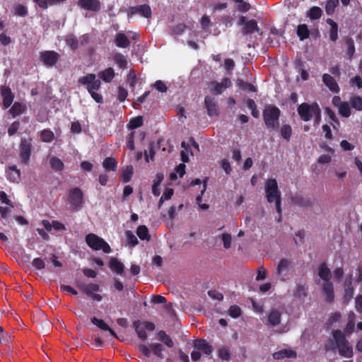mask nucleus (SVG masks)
<instances>
[{
  "instance_id": "1",
  "label": "nucleus",
  "mask_w": 362,
  "mask_h": 362,
  "mask_svg": "<svg viewBox=\"0 0 362 362\" xmlns=\"http://www.w3.org/2000/svg\"><path fill=\"white\" fill-rule=\"evenodd\" d=\"M78 82L85 85L91 97L98 103H103V97L100 94L96 93L101 85L99 79H96V76L93 74H89L85 76L81 77Z\"/></svg>"
},
{
  "instance_id": "2",
  "label": "nucleus",
  "mask_w": 362,
  "mask_h": 362,
  "mask_svg": "<svg viewBox=\"0 0 362 362\" xmlns=\"http://www.w3.org/2000/svg\"><path fill=\"white\" fill-rule=\"evenodd\" d=\"M333 338L337 346L339 353L342 356L351 358L353 356V349L351 344L346 339L344 334L340 330H335L332 333Z\"/></svg>"
},
{
  "instance_id": "3",
  "label": "nucleus",
  "mask_w": 362,
  "mask_h": 362,
  "mask_svg": "<svg viewBox=\"0 0 362 362\" xmlns=\"http://www.w3.org/2000/svg\"><path fill=\"white\" fill-rule=\"evenodd\" d=\"M279 116L280 110L276 107H267L263 112L264 123L270 129L275 130L278 129Z\"/></svg>"
},
{
  "instance_id": "4",
  "label": "nucleus",
  "mask_w": 362,
  "mask_h": 362,
  "mask_svg": "<svg viewBox=\"0 0 362 362\" xmlns=\"http://www.w3.org/2000/svg\"><path fill=\"white\" fill-rule=\"evenodd\" d=\"M87 245L93 250H103V252L109 254L112 250L109 244L102 238L94 233H89L86 237Z\"/></svg>"
},
{
  "instance_id": "5",
  "label": "nucleus",
  "mask_w": 362,
  "mask_h": 362,
  "mask_svg": "<svg viewBox=\"0 0 362 362\" xmlns=\"http://www.w3.org/2000/svg\"><path fill=\"white\" fill-rule=\"evenodd\" d=\"M332 273H318V284L322 287L324 295L327 301H332L334 297L333 286L329 281Z\"/></svg>"
},
{
  "instance_id": "6",
  "label": "nucleus",
  "mask_w": 362,
  "mask_h": 362,
  "mask_svg": "<svg viewBox=\"0 0 362 362\" xmlns=\"http://www.w3.org/2000/svg\"><path fill=\"white\" fill-rule=\"evenodd\" d=\"M318 107L319 105L315 103L312 104L303 103L298 107L297 112L302 120L308 122L313 119Z\"/></svg>"
},
{
  "instance_id": "7",
  "label": "nucleus",
  "mask_w": 362,
  "mask_h": 362,
  "mask_svg": "<svg viewBox=\"0 0 362 362\" xmlns=\"http://www.w3.org/2000/svg\"><path fill=\"white\" fill-rule=\"evenodd\" d=\"M265 194L269 202L281 198V193L278 189V184L275 179H269L265 183Z\"/></svg>"
},
{
  "instance_id": "8",
  "label": "nucleus",
  "mask_w": 362,
  "mask_h": 362,
  "mask_svg": "<svg viewBox=\"0 0 362 362\" xmlns=\"http://www.w3.org/2000/svg\"><path fill=\"white\" fill-rule=\"evenodd\" d=\"M68 200L73 209L76 211L81 209L83 206L82 191L78 187L71 189L69 192Z\"/></svg>"
},
{
  "instance_id": "9",
  "label": "nucleus",
  "mask_w": 362,
  "mask_h": 362,
  "mask_svg": "<svg viewBox=\"0 0 362 362\" xmlns=\"http://www.w3.org/2000/svg\"><path fill=\"white\" fill-rule=\"evenodd\" d=\"M134 326L138 337L143 340L147 338L146 330L153 331L155 329L154 324L150 322H135Z\"/></svg>"
},
{
  "instance_id": "10",
  "label": "nucleus",
  "mask_w": 362,
  "mask_h": 362,
  "mask_svg": "<svg viewBox=\"0 0 362 362\" xmlns=\"http://www.w3.org/2000/svg\"><path fill=\"white\" fill-rule=\"evenodd\" d=\"M332 104L337 107L339 114L344 117H349L351 115V108L347 102L342 101L339 96H334L332 100Z\"/></svg>"
},
{
  "instance_id": "11",
  "label": "nucleus",
  "mask_w": 362,
  "mask_h": 362,
  "mask_svg": "<svg viewBox=\"0 0 362 362\" xmlns=\"http://www.w3.org/2000/svg\"><path fill=\"white\" fill-rule=\"evenodd\" d=\"M238 23L239 25H243L244 34H252L255 31H259L257 23L255 20H247V17L241 16Z\"/></svg>"
},
{
  "instance_id": "12",
  "label": "nucleus",
  "mask_w": 362,
  "mask_h": 362,
  "mask_svg": "<svg viewBox=\"0 0 362 362\" xmlns=\"http://www.w3.org/2000/svg\"><path fill=\"white\" fill-rule=\"evenodd\" d=\"M77 286L83 290L93 300L96 301H100L102 300V296L100 294L95 293V292L99 291V286L97 284H90L88 285H83L77 283Z\"/></svg>"
},
{
  "instance_id": "13",
  "label": "nucleus",
  "mask_w": 362,
  "mask_h": 362,
  "mask_svg": "<svg viewBox=\"0 0 362 362\" xmlns=\"http://www.w3.org/2000/svg\"><path fill=\"white\" fill-rule=\"evenodd\" d=\"M136 13L140 14L141 16L145 18H150L151 16V9L150 6L147 4H142L136 6H132L129 10V16H132Z\"/></svg>"
},
{
  "instance_id": "14",
  "label": "nucleus",
  "mask_w": 362,
  "mask_h": 362,
  "mask_svg": "<svg viewBox=\"0 0 362 362\" xmlns=\"http://www.w3.org/2000/svg\"><path fill=\"white\" fill-rule=\"evenodd\" d=\"M59 58V54L54 51H45L40 53V59L43 63L49 66L56 64Z\"/></svg>"
},
{
  "instance_id": "15",
  "label": "nucleus",
  "mask_w": 362,
  "mask_h": 362,
  "mask_svg": "<svg viewBox=\"0 0 362 362\" xmlns=\"http://www.w3.org/2000/svg\"><path fill=\"white\" fill-rule=\"evenodd\" d=\"M31 153V144L26 139H22L20 146V155L22 161L28 163L30 160Z\"/></svg>"
},
{
  "instance_id": "16",
  "label": "nucleus",
  "mask_w": 362,
  "mask_h": 362,
  "mask_svg": "<svg viewBox=\"0 0 362 362\" xmlns=\"http://www.w3.org/2000/svg\"><path fill=\"white\" fill-rule=\"evenodd\" d=\"M210 85L214 87L211 91L214 94H221L223 90L231 86L230 78H225L221 82L211 81Z\"/></svg>"
},
{
  "instance_id": "17",
  "label": "nucleus",
  "mask_w": 362,
  "mask_h": 362,
  "mask_svg": "<svg viewBox=\"0 0 362 362\" xmlns=\"http://www.w3.org/2000/svg\"><path fill=\"white\" fill-rule=\"evenodd\" d=\"M78 5L82 8L91 11H98L100 9L99 0H80Z\"/></svg>"
},
{
  "instance_id": "18",
  "label": "nucleus",
  "mask_w": 362,
  "mask_h": 362,
  "mask_svg": "<svg viewBox=\"0 0 362 362\" xmlns=\"http://www.w3.org/2000/svg\"><path fill=\"white\" fill-rule=\"evenodd\" d=\"M322 81L324 84L333 93H338L339 87L334 80V78L328 74H325L322 76Z\"/></svg>"
},
{
  "instance_id": "19",
  "label": "nucleus",
  "mask_w": 362,
  "mask_h": 362,
  "mask_svg": "<svg viewBox=\"0 0 362 362\" xmlns=\"http://www.w3.org/2000/svg\"><path fill=\"white\" fill-rule=\"evenodd\" d=\"M204 102L209 115L211 117L216 116L218 115V108L215 99L211 96H206Z\"/></svg>"
},
{
  "instance_id": "20",
  "label": "nucleus",
  "mask_w": 362,
  "mask_h": 362,
  "mask_svg": "<svg viewBox=\"0 0 362 362\" xmlns=\"http://www.w3.org/2000/svg\"><path fill=\"white\" fill-rule=\"evenodd\" d=\"M194 347L206 355H209L212 352L211 346L204 339L195 340L194 341Z\"/></svg>"
},
{
  "instance_id": "21",
  "label": "nucleus",
  "mask_w": 362,
  "mask_h": 362,
  "mask_svg": "<svg viewBox=\"0 0 362 362\" xmlns=\"http://www.w3.org/2000/svg\"><path fill=\"white\" fill-rule=\"evenodd\" d=\"M1 95L3 97V103L6 108L8 107L13 103V96L8 87L3 86L1 88Z\"/></svg>"
},
{
  "instance_id": "22",
  "label": "nucleus",
  "mask_w": 362,
  "mask_h": 362,
  "mask_svg": "<svg viewBox=\"0 0 362 362\" xmlns=\"http://www.w3.org/2000/svg\"><path fill=\"white\" fill-rule=\"evenodd\" d=\"M6 174L8 180L11 182H17L20 180L21 172L16 165L9 166L6 171Z\"/></svg>"
},
{
  "instance_id": "23",
  "label": "nucleus",
  "mask_w": 362,
  "mask_h": 362,
  "mask_svg": "<svg viewBox=\"0 0 362 362\" xmlns=\"http://www.w3.org/2000/svg\"><path fill=\"white\" fill-rule=\"evenodd\" d=\"M355 324L356 315L354 312L351 311L347 316V322L344 327V332L348 334H351L354 330Z\"/></svg>"
},
{
  "instance_id": "24",
  "label": "nucleus",
  "mask_w": 362,
  "mask_h": 362,
  "mask_svg": "<svg viewBox=\"0 0 362 362\" xmlns=\"http://www.w3.org/2000/svg\"><path fill=\"white\" fill-rule=\"evenodd\" d=\"M281 322V313L277 310H272L268 314V322L271 326H276Z\"/></svg>"
},
{
  "instance_id": "25",
  "label": "nucleus",
  "mask_w": 362,
  "mask_h": 362,
  "mask_svg": "<svg viewBox=\"0 0 362 362\" xmlns=\"http://www.w3.org/2000/svg\"><path fill=\"white\" fill-rule=\"evenodd\" d=\"M115 44L119 47L126 48L129 46L130 42L124 34L119 33L116 35Z\"/></svg>"
},
{
  "instance_id": "26",
  "label": "nucleus",
  "mask_w": 362,
  "mask_h": 362,
  "mask_svg": "<svg viewBox=\"0 0 362 362\" xmlns=\"http://www.w3.org/2000/svg\"><path fill=\"white\" fill-rule=\"evenodd\" d=\"M109 268L112 272H123L124 264L118 259L111 257L109 259Z\"/></svg>"
},
{
  "instance_id": "27",
  "label": "nucleus",
  "mask_w": 362,
  "mask_h": 362,
  "mask_svg": "<svg viewBox=\"0 0 362 362\" xmlns=\"http://www.w3.org/2000/svg\"><path fill=\"white\" fill-rule=\"evenodd\" d=\"M98 76L105 82L109 83L113 79V78L115 76V71L112 68L110 67V68L105 69L104 71L99 72Z\"/></svg>"
},
{
  "instance_id": "28",
  "label": "nucleus",
  "mask_w": 362,
  "mask_h": 362,
  "mask_svg": "<svg viewBox=\"0 0 362 362\" xmlns=\"http://www.w3.org/2000/svg\"><path fill=\"white\" fill-rule=\"evenodd\" d=\"M296 353L292 350H281L279 351L275 352L273 354V357L274 359L279 360L282 359L284 358H291V357H296Z\"/></svg>"
},
{
  "instance_id": "29",
  "label": "nucleus",
  "mask_w": 362,
  "mask_h": 362,
  "mask_svg": "<svg viewBox=\"0 0 362 362\" xmlns=\"http://www.w3.org/2000/svg\"><path fill=\"white\" fill-rule=\"evenodd\" d=\"M91 322H93V324L96 325L102 330H107L112 336H116L115 332L112 329H111L103 320H100L96 317H93L91 319Z\"/></svg>"
},
{
  "instance_id": "30",
  "label": "nucleus",
  "mask_w": 362,
  "mask_h": 362,
  "mask_svg": "<svg viewBox=\"0 0 362 362\" xmlns=\"http://www.w3.org/2000/svg\"><path fill=\"white\" fill-rule=\"evenodd\" d=\"M158 339L170 348L173 347L174 345V343L170 337L164 331H160L158 332Z\"/></svg>"
},
{
  "instance_id": "31",
  "label": "nucleus",
  "mask_w": 362,
  "mask_h": 362,
  "mask_svg": "<svg viewBox=\"0 0 362 362\" xmlns=\"http://www.w3.org/2000/svg\"><path fill=\"white\" fill-rule=\"evenodd\" d=\"M103 165L107 171H115L117 170V162L115 159L112 157L105 159Z\"/></svg>"
},
{
  "instance_id": "32",
  "label": "nucleus",
  "mask_w": 362,
  "mask_h": 362,
  "mask_svg": "<svg viewBox=\"0 0 362 362\" xmlns=\"http://www.w3.org/2000/svg\"><path fill=\"white\" fill-rule=\"evenodd\" d=\"M136 234L139 238L142 240H150V235L148 233V229L146 226H139L136 230Z\"/></svg>"
},
{
  "instance_id": "33",
  "label": "nucleus",
  "mask_w": 362,
  "mask_h": 362,
  "mask_svg": "<svg viewBox=\"0 0 362 362\" xmlns=\"http://www.w3.org/2000/svg\"><path fill=\"white\" fill-rule=\"evenodd\" d=\"M297 34L300 40H303L309 37L310 31L305 24H301L298 26Z\"/></svg>"
},
{
  "instance_id": "34",
  "label": "nucleus",
  "mask_w": 362,
  "mask_h": 362,
  "mask_svg": "<svg viewBox=\"0 0 362 362\" xmlns=\"http://www.w3.org/2000/svg\"><path fill=\"white\" fill-rule=\"evenodd\" d=\"M293 262L287 259H282L277 264V272H284L293 269Z\"/></svg>"
},
{
  "instance_id": "35",
  "label": "nucleus",
  "mask_w": 362,
  "mask_h": 362,
  "mask_svg": "<svg viewBox=\"0 0 362 362\" xmlns=\"http://www.w3.org/2000/svg\"><path fill=\"white\" fill-rule=\"evenodd\" d=\"M49 164L52 167V168L57 171H60L63 170L64 168V163L63 162L57 157H52L49 159Z\"/></svg>"
},
{
  "instance_id": "36",
  "label": "nucleus",
  "mask_w": 362,
  "mask_h": 362,
  "mask_svg": "<svg viewBox=\"0 0 362 362\" xmlns=\"http://www.w3.org/2000/svg\"><path fill=\"white\" fill-rule=\"evenodd\" d=\"M25 110V106L23 104L20 103H15L10 110V112L13 115V117H15L23 113Z\"/></svg>"
},
{
  "instance_id": "37",
  "label": "nucleus",
  "mask_w": 362,
  "mask_h": 362,
  "mask_svg": "<svg viewBox=\"0 0 362 362\" xmlns=\"http://www.w3.org/2000/svg\"><path fill=\"white\" fill-rule=\"evenodd\" d=\"M54 136V133L49 129H44L40 132V139L43 142H51L53 140Z\"/></svg>"
},
{
  "instance_id": "38",
  "label": "nucleus",
  "mask_w": 362,
  "mask_h": 362,
  "mask_svg": "<svg viewBox=\"0 0 362 362\" xmlns=\"http://www.w3.org/2000/svg\"><path fill=\"white\" fill-rule=\"evenodd\" d=\"M133 167L132 165L127 166L122 173V177L124 182H128L133 175Z\"/></svg>"
},
{
  "instance_id": "39",
  "label": "nucleus",
  "mask_w": 362,
  "mask_h": 362,
  "mask_svg": "<svg viewBox=\"0 0 362 362\" xmlns=\"http://www.w3.org/2000/svg\"><path fill=\"white\" fill-rule=\"evenodd\" d=\"M338 4L339 0H328L325 6V11L327 14L332 15Z\"/></svg>"
},
{
  "instance_id": "40",
  "label": "nucleus",
  "mask_w": 362,
  "mask_h": 362,
  "mask_svg": "<svg viewBox=\"0 0 362 362\" xmlns=\"http://www.w3.org/2000/svg\"><path fill=\"white\" fill-rule=\"evenodd\" d=\"M351 107L358 111L362 110V98L359 96H353L350 100Z\"/></svg>"
},
{
  "instance_id": "41",
  "label": "nucleus",
  "mask_w": 362,
  "mask_h": 362,
  "mask_svg": "<svg viewBox=\"0 0 362 362\" xmlns=\"http://www.w3.org/2000/svg\"><path fill=\"white\" fill-rule=\"evenodd\" d=\"M322 13V11L320 8L314 6L310 9L308 16L312 20L318 19L321 17Z\"/></svg>"
},
{
  "instance_id": "42",
  "label": "nucleus",
  "mask_w": 362,
  "mask_h": 362,
  "mask_svg": "<svg viewBox=\"0 0 362 362\" xmlns=\"http://www.w3.org/2000/svg\"><path fill=\"white\" fill-rule=\"evenodd\" d=\"M291 134L292 129L290 125L284 124L282 126V127L281 128V135L284 139L288 141L291 136Z\"/></svg>"
},
{
  "instance_id": "43",
  "label": "nucleus",
  "mask_w": 362,
  "mask_h": 362,
  "mask_svg": "<svg viewBox=\"0 0 362 362\" xmlns=\"http://www.w3.org/2000/svg\"><path fill=\"white\" fill-rule=\"evenodd\" d=\"M341 319V315L339 312L332 313L328 319L327 324L330 326L339 323Z\"/></svg>"
},
{
  "instance_id": "44",
  "label": "nucleus",
  "mask_w": 362,
  "mask_h": 362,
  "mask_svg": "<svg viewBox=\"0 0 362 362\" xmlns=\"http://www.w3.org/2000/svg\"><path fill=\"white\" fill-rule=\"evenodd\" d=\"M228 314L233 318L240 317L242 314L240 308L236 305H231L228 310Z\"/></svg>"
},
{
  "instance_id": "45",
  "label": "nucleus",
  "mask_w": 362,
  "mask_h": 362,
  "mask_svg": "<svg viewBox=\"0 0 362 362\" xmlns=\"http://www.w3.org/2000/svg\"><path fill=\"white\" fill-rule=\"evenodd\" d=\"M145 159L146 162H149L150 160H153L155 156V149H154V144L151 143L149 145L148 151H146L144 152Z\"/></svg>"
},
{
  "instance_id": "46",
  "label": "nucleus",
  "mask_w": 362,
  "mask_h": 362,
  "mask_svg": "<svg viewBox=\"0 0 362 362\" xmlns=\"http://www.w3.org/2000/svg\"><path fill=\"white\" fill-rule=\"evenodd\" d=\"M150 347L152 349V351L155 355H156L160 358H163V356L162 354L163 347H162L161 344H151Z\"/></svg>"
},
{
  "instance_id": "47",
  "label": "nucleus",
  "mask_w": 362,
  "mask_h": 362,
  "mask_svg": "<svg viewBox=\"0 0 362 362\" xmlns=\"http://www.w3.org/2000/svg\"><path fill=\"white\" fill-rule=\"evenodd\" d=\"M238 4V9L241 12H247L250 8V5L244 0H233Z\"/></svg>"
},
{
  "instance_id": "48",
  "label": "nucleus",
  "mask_w": 362,
  "mask_h": 362,
  "mask_svg": "<svg viewBox=\"0 0 362 362\" xmlns=\"http://www.w3.org/2000/svg\"><path fill=\"white\" fill-rule=\"evenodd\" d=\"M126 237L132 246H135L138 244L137 238L134 235V234L131 230H127L125 232Z\"/></svg>"
},
{
  "instance_id": "49",
  "label": "nucleus",
  "mask_w": 362,
  "mask_h": 362,
  "mask_svg": "<svg viewBox=\"0 0 362 362\" xmlns=\"http://www.w3.org/2000/svg\"><path fill=\"white\" fill-rule=\"evenodd\" d=\"M114 60L120 68H123L127 66V60L122 54H117L114 57Z\"/></svg>"
},
{
  "instance_id": "50",
  "label": "nucleus",
  "mask_w": 362,
  "mask_h": 362,
  "mask_svg": "<svg viewBox=\"0 0 362 362\" xmlns=\"http://www.w3.org/2000/svg\"><path fill=\"white\" fill-rule=\"evenodd\" d=\"M66 44L72 49H75L78 47V40L74 35H69L66 40Z\"/></svg>"
},
{
  "instance_id": "51",
  "label": "nucleus",
  "mask_w": 362,
  "mask_h": 362,
  "mask_svg": "<svg viewBox=\"0 0 362 362\" xmlns=\"http://www.w3.org/2000/svg\"><path fill=\"white\" fill-rule=\"evenodd\" d=\"M251 303L254 312L259 315L263 313L264 305L262 303H257L254 299H251Z\"/></svg>"
},
{
  "instance_id": "52",
  "label": "nucleus",
  "mask_w": 362,
  "mask_h": 362,
  "mask_svg": "<svg viewBox=\"0 0 362 362\" xmlns=\"http://www.w3.org/2000/svg\"><path fill=\"white\" fill-rule=\"evenodd\" d=\"M346 45L348 46L347 54L349 55V59H351L355 52V46L353 40L348 39L346 40Z\"/></svg>"
},
{
  "instance_id": "53",
  "label": "nucleus",
  "mask_w": 362,
  "mask_h": 362,
  "mask_svg": "<svg viewBox=\"0 0 362 362\" xmlns=\"http://www.w3.org/2000/svg\"><path fill=\"white\" fill-rule=\"evenodd\" d=\"M127 81L131 88L134 87L136 81V76L134 71L132 70L129 72Z\"/></svg>"
},
{
  "instance_id": "54",
  "label": "nucleus",
  "mask_w": 362,
  "mask_h": 362,
  "mask_svg": "<svg viewBox=\"0 0 362 362\" xmlns=\"http://www.w3.org/2000/svg\"><path fill=\"white\" fill-rule=\"evenodd\" d=\"M128 95L127 90L123 87H119L117 90V99L120 102L125 100Z\"/></svg>"
},
{
  "instance_id": "55",
  "label": "nucleus",
  "mask_w": 362,
  "mask_h": 362,
  "mask_svg": "<svg viewBox=\"0 0 362 362\" xmlns=\"http://www.w3.org/2000/svg\"><path fill=\"white\" fill-rule=\"evenodd\" d=\"M338 38V25L334 24V26L330 28L329 39L332 41H336Z\"/></svg>"
},
{
  "instance_id": "56",
  "label": "nucleus",
  "mask_w": 362,
  "mask_h": 362,
  "mask_svg": "<svg viewBox=\"0 0 362 362\" xmlns=\"http://www.w3.org/2000/svg\"><path fill=\"white\" fill-rule=\"evenodd\" d=\"M221 238L224 247L226 249L229 248L231 245V235L228 233H223L221 235Z\"/></svg>"
},
{
  "instance_id": "57",
  "label": "nucleus",
  "mask_w": 362,
  "mask_h": 362,
  "mask_svg": "<svg viewBox=\"0 0 362 362\" xmlns=\"http://www.w3.org/2000/svg\"><path fill=\"white\" fill-rule=\"evenodd\" d=\"M153 86L156 90L162 93H165L168 89L166 85L160 80L156 81Z\"/></svg>"
},
{
  "instance_id": "58",
  "label": "nucleus",
  "mask_w": 362,
  "mask_h": 362,
  "mask_svg": "<svg viewBox=\"0 0 362 362\" xmlns=\"http://www.w3.org/2000/svg\"><path fill=\"white\" fill-rule=\"evenodd\" d=\"M208 294L212 299L214 300H222L223 298V294L216 290L209 291Z\"/></svg>"
},
{
  "instance_id": "59",
  "label": "nucleus",
  "mask_w": 362,
  "mask_h": 362,
  "mask_svg": "<svg viewBox=\"0 0 362 362\" xmlns=\"http://www.w3.org/2000/svg\"><path fill=\"white\" fill-rule=\"evenodd\" d=\"M143 124L142 118L141 117H137L132 119L130 121L129 125L132 128L135 129L141 127Z\"/></svg>"
},
{
  "instance_id": "60",
  "label": "nucleus",
  "mask_w": 362,
  "mask_h": 362,
  "mask_svg": "<svg viewBox=\"0 0 362 362\" xmlns=\"http://www.w3.org/2000/svg\"><path fill=\"white\" fill-rule=\"evenodd\" d=\"M60 289L62 291L66 292V293L73 295V296H75L77 294V291L75 289H74L72 287H71L70 286L62 284L60 286Z\"/></svg>"
},
{
  "instance_id": "61",
  "label": "nucleus",
  "mask_w": 362,
  "mask_h": 362,
  "mask_svg": "<svg viewBox=\"0 0 362 362\" xmlns=\"http://www.w3.org/2000/svg\"><path fill=\"white\" fill-rule=\"evenodd\" d=\"M19 127H20L19 122L16 121L13 123H12L11 125L9 127L8 130V134L10 136H12V135L15 134L17 132Z\"/></svg>"
},
{
  "instance_id": "62",
  "label": "nucleus",
  "mask_w": 362,
  "mask_h": 362,
  "mask_svg": "<svg viewBox=\"0 0 362 362\" xmlns=\"http://www.w3.org/2000/svg\"><path fill=\"white\" fill-rule=\"evenodd\" d=\"M185 29V25L182 23L177 24L173 28V34L179 35H181Z\"/></svg>"
},
{
  "instance_id": "63",
  "label": "nucleus",
  "mask_w": 362,
  "mask_h": 362,
  "mask_svg": "<svg viewBox=\"0 0 362 362\" xmlns=\"http://www.w3.org/2000/svg\"><path fill=\"white\" fill-rule=\"evenodd\" d=\"M32 264L37 269H42L45 267V262L40 258L34 259Z\"/></svg>"
},
{
  "instance_id": "64",
  "label": "nucleus",
  "mask_w": 362,
  "mask_h": 362,
  "mask_svg": "<svg viewBox=\"0 0 362 362\" xmlns=\"http://www.w3.org/2000/svg\"><path fill=\"white\" fill-rule=\"evenodd\" d=\"M355 303L356 311L359 313H362V296L356 297Z\"/></svg>"
}]
</instances>
